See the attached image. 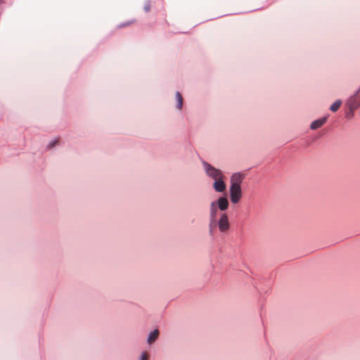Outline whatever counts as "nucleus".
<instances>
[{"mask_svg":"<svg viewBox=\"0 0 360 360\" xmlns=\"http://www.w3.org/2000/svg\"><path fill=\"white\" fill-rule=\"evenodd\" d=\"M204 166L206 174L213 179L217 180L219 178L224 177V174L219 169L213 167L210 164L204 163Z\"/></svg>","mask_w":360,"mask_h":360,"instance_id":"1","label":"nucleus"},{"mask_svg":"<svg viewBox=\"0 0 360 360\" xmlns=\"http://www.w3.org/2000/svg\"><path fill=\"white\" fill-rule=\"evenodd\" d=\"M231 200L233 203H237L240 201L242 196L241 186H230Z\"/></svg>","mask_w":360,"mask_h":360,"instance_id":"2","label":"nucleus"},{"mask_svg":"<svg viewBox=\"0 0 360 360\" xmlns=\"http://www.w3.org/2000/svg\"><path fill=\"white\" fill-rule=\"evenodd\" d=\"M218 226L221 232H225L229 229L230 224L228 216L226 213H223L221 214V217L218 221Z\"/></svg>","mask_w":360,"mask_h":360,"instance_id":"3","label":"nucleus"},{"mask_svg":"<svg viewBox=\"0 0 360 360\" xmlns=\"http://www.w3.org/2000/svg\"><path fill=\"white\" fill-rule=\"evenodd\" d=\"M348 108L355 110L360 105V93L358 92L356 94L350 98L347 103Z\"/></svg>","mask_w":360,"mask_h":360,"instance_id":"4","label":"nucleus"},{"mask_svg":"<svg viewBox=\"0 0 360 360\" xmlns=\"http://www.w3.org/2000/svg\"><path fill=\"white\" fill-rule=\"evenodd\" d=\"M244 177L243 174L239 172L233 174L231 177V186H240Z\"/></svg>","mask_w":360,"mask_h":360,"instance_id":"5","label":"nucleus"},{"mask_svg":"<svg viewBox=\"0 0 360 360\" xmlns=\"http://www.w3.org/2000/svg\"><path fill=\"white\" fill-rule=\"evenodd\" d=\"M224 177L214 180L213 188L217 192H224L226 190V184L224 181Z\"/></svg>","mask_w":360,"mask_h":360,"instance_id":"6","label":"nucleus"},{"mask_svg":"<svg viewBox=\"0 0 360 360\" xmlns=\"http://www.w3.org/2000/svg\"><path fill=\"white\" fill-rule=\"evenodd\" d=\"M217 212V207L216 202H212L210 205V226L216 224V215Z\"/></svg>","mask_w":360,"mask_h":360,"instance_id":"7","label":"nucleus"},{"mask_svg":"<svg viewBox=\"0 0 360 360\" xmlns=\"http://www.w3.org/2000/svg\"><path fill=\"white\" fill-rule=\"evenodd\" d=\"M217 202V207L221 210V211H225L229 207V201L228 200L224 197H221L218 199L217 201H215Z\"/></svg>","mask_w":360,"mask_h":360,"instance_id":"8","label":"nucleus"},{"mask_svg":"<svg viewBox=\"0 0 360 360\" xmlns=\"http://www.w3.org/2000/svg\"><path fill=\"white\" fill-rule=\"evenodd\" d=\"M326 120H327V117H323L321 119L316 120L312 122L310 127L311 129L315 130V129L321 127V126H323L326 123Z\"/></svg>","mask_w":360,"mask_h":360,"instance_id":"9","label":"nucleus"},{"mask_svg":"<svg viewBox=\"0 0 360 360\" xmlns=\"http://www.w3.org/2000/svg\"><path fill=\"white\" fill-rule=\"evenodd\" d=\"M159 335V330L158 329L154 330L153 332H151L148 338V342L149 344L153 343Z\"/></svg>","mask_w":360,"mask_h":360,"instance_id":"10","label":"nucleus"},{"mask_svg":"<svg viewBox=\"0 0 360 360\" xmlns=\"http://www.w3.org/2000/svg\"><path fill=\"white\" fill-rule=\"evenodd\" d=\"M176 98L177 100V108L181 109L183 105V98L179 92L176 93Z\"/></svg>","mask_w":360,"mask_h":360,"instance_id":"11","label":"nucleus"},{"mask_svg":"<svg viewBox=\"0 0 360 360\" xmlns=\"http://www.w3.org/2000/svg\"><path fill=\"white\" fill-rule=\"evenodd\" d=\"M354 110H352V109L349 108V110L346 112V117L349 119L351 118L353 116Z\"/></svg>","mask_w":360,"mask_h":360,"instance_id":"12","label":"nucleus"},{"mask_svg":"<svg viewBox=\"0 0 360 360\" xmlns=\"http://www.w3.org/2000/svg\"><path fill=\"white\" fill-rule=\"evenodd\" d=\"M330 110L334 112L338 110V101H335L332 104Z\"/></svg>","mask_w":360,"mask_h":360,"instance_id":"13","label":"nucleus"},{"mask_svg":"<svg viewBox=\"0 0 360 360\" xmlns=\"http://www.w3.org/2000/svg\"><path fill=\"white\" fill-rule=\"evenodd\" d=\"M134 22V20H132V21H130V22H124L123 24H120L118 27H127V26H129V25H130L131 24H132Z\"/></svg>","mask_w":360,"mask_h":360,"instance_id":"14","label":"nucleus"},{"mask_svg":"<svg viewBox=\"0 0 360 360\" xmlns=\"http://www.w3.org/2000/svg\"><path fill=\"white\" fill-rule=\"evenodd\" d=\"M140 360H148V355L146 352H143Z\"/></svg>","mask_w":360,"mask_h":360,"instance_id":"15","label":"nucleus"},{"mask_svg":"<svg viewBox=\"0 0 360 360\" xmlns=\"http://www.w3.org/2000/svg\"><path fill=\"white\" fill-rule=\"evenodd\" d=\"M57 143H58V140L56 139V140L53 141V142L50 143V144L49 145V147L50 148H51L54 147Z\"/></svg>","mask_w":360,"mask_h":360,"instance_id":"16","label":"nucleus"},{"mask_svg":"<svg viewBox=\"0 0 360 360\" xmlns=\"http://www.w3.org/2000/svg\"><path fill=\"white\" fill-rule=\"evenodd\" d=\"M150 9V6L149 4H146L145 6H144V10L146 12H148Z\"/></svg>","mask_w":360,"mask_h":360,"instance_id":"17","label":"nucleus"}]
</instances>
